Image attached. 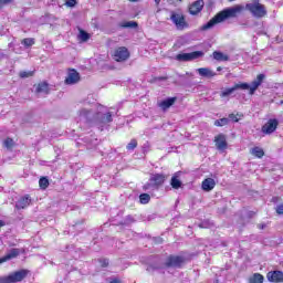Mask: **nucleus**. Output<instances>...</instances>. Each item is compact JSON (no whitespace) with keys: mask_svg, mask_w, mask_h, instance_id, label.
Returning <instances> with one entry per match:
<instances>
[{"mask_svg":"<svg viewBox=\"0 0 283 283\" xmlns=\"http://www.w3.org/2000/svg\"><path fill=\"white\" fill-rule=\"evenodd\" d=\"M216 147L219 151H224L229 144L227 143V136L224 134H219L214 137Z\"/></svg>","mask_w":283,"mask_h":283,"instance_id":"9b49d317","label":"nucleus"},{"mask_svg":"<svg viewBox=\"0 0 283 283\" xmlns=\"http://www.w3.org/2000/svg\"><path fill=\"white\" fill-rule=\"evenodd\" d=\"M80 39L81 41H88L90 40V33L85 32L84 30L80 31Z\"/></svg>","mask_w":283,"mask_h":283,"instance_id":"72a5a7b5","label":"nucleus"},{"mask_svg":"<svg viewBox=\"0 0 283 283\" xmlns=\"http://www.w3.org/2000/svg\"><path fill=\"white\" fill-rule=\"evenodd\" d=\"M21 251L17 248L11 249L4 256L0 258V264L3 262H9V260H14V258H19Z\"/></svg>","mask_w":283,"mask_h":283,"instance_id":"ddd939ff","label":"nucleus"},{"mask_svg":"<svg viewBox=\"0 0 283 283\" xmlns=\"http://www.w3.org/2000/svg\"><path fill=\"white\" fill-rule=\"evenodd\" d=\"M229 118H230V120H233V123H238V116H235V114H230L229 115Z\"/></svg>","mask_w":283,"mask_h":283,"instance_id":"79ce46f5","label":"nucleus"},{"mask_svg":"<svg viewBox=\"0 0 283 283\" xmlns=\"http://www.w3.org/2000/svg\"><path fill=\"white\" fill-rule=\"evenodd\" d=\"M252 156H255L256 158H262L264 156V149L260 147H254L251 149Z\"/></svg>","mask_w":283,"mask_h":283,"instance_id":"b1692460","label":"nucleus"},{"mask_svg":"<svg viewBox=\"0 0 283 283\" xmlns=\"http://www.w3.org/2000/svg\"><path fill=\"white\" fill-rule=\"evenodd\" d=\"M30 202H32V199L30 198V195H27L17 201L15 208L27 209V207H30Z\"/></svg>","mask_w":283,"mask_h":283,"instance_id":"dca6fc26","label":"nucleus"},{"mask_svg":"<svg viewBox=\"0 0 283 283\" xmlns=\"http://www.w3.org/2000/svg\"><path fill=\"white\" fill-rule=\"evenodd\" d=\"M276 213H277L279 216H283V205L276 206Z\"/></svg>","mask_w":283,"mask_h":283,"instance_id":"ea45409f","label":"nucleus"},{"mask_svg":"<svg viewBox=\"0 0 283 283\" xmlns=\"http://www.w3.org/2000/svg\"><path fill=\"white\" fill-rule=\"evenodd\" d=\"M166 177L163 174L150 176L149 182L144 185V191H158L165 185Z\"/></svg>","mask_w":283,"mask_h":283,"instance_id":"7ed1b4c3","label":"nucleus"},{"mask_svg":"<svg viewBox=\"0 0 283 283\" xmlns=\"http://www.w3.org/2000/svg\"><path fill=\"white\" fill-rule=\"evenodd\" d=\"M170 185L172 189H180V187H182V181H180L177 176H174L170 180Z\"/></svg>","mask_w":283,"mask_h":283,"instance_id":"5701e85b","label":"nucleus"},{"mask_svg":"<svg viewBox=\"0 0 283 283\" xmlns=\"http://www.w3.org/2000/svg\"><path fill=\"white\" fill-rule=\"evenodd\" d=\"M3 145L7 149H12V147H14V140L12 138H7L3 142Z\"/></svg>","mask_w":283,"mask_h":283,"instance_id":"2f4dec72","label":"nucleus"},{"mask_svg":"<svg viewBox=\"0 0 283 283\" xmlns=\"http://www.w3.org/2000/svg\"><path fill=\"white\" fill-rule=\"evenodd\" d=\"M216 127H224V125H229V118H220L214 122Z\"/></svg>","mask_w":283,"mask_h":283,"instance_id":"c85d7f7f","label":"nucleus"},{"mask_svg":"<svg viewBox=\"0 0 283 283\" xmlns=\"http://www.w3.org/2000/svg\"><path fill=\"white\" fill-rule=\"evenodd\" d=\"M39 186L40 189H48V187H50V180L48 179V177L40 178Z\"/></svg>","mask_w":283,"mask_h":283,"instance_id":"a878e982","label":"nucleus"},{"mask_svg":"<svg viewBox=\"0 0 283 283\" xmlns=\"http://www.w3.org/2000/svg\"><path fill=\"white\" fill-rule=\"evenodd\" d=\"M202 56H205V52L202 51H193L191 53H179L176 55V61L186 63L189 61H196V59H200Z\"/></svg>","mask_w":283,"mask_h":283,"instance_id":"39448f33","label":"nucleus"},{"mask_svg":"<svg viewBox=\"0 0 283 283\" xmlns=\"http://www.w3.org/2000/svg\"><path fill=\"white\" fill-rule=\"evenodd\" d=\"M250 283H264V276L260 273H254L252 277L249 279Z\"/></svg>","mask_w":283,"mask_h":283,"instance_id":"4be33fe9","label":"nucleus"},{"mask_svg":"<svg viewBox=\"0 0 283 283\" xmlns=\"http://www.w3.org/2000/svg\"><path fill=\"white\" fill-rule=\"evenodd\" d=\"M237 90H249V83H238L230 88L221 91L220 98H229L233 92H237Z\"/></svg>","mask_w":283,"mask_h":283,"instance_id":"0eeeda50","label":"nucleus"},{"mask_svg":"<svg viewBox=\"0 0 283 283\" xmlns=\"http://www.w3.org/2000/svg\"><path fill=\"white\" fill-rule=\"evenodd\" d=\"M120 28H129V29H136L138 28V22L136 21H127V22H122L120 24Z\"/></svg>","mask_w":283,"mask_h":283,"instance_id":"393cba45","label":"nucleus"},{"mask_svg":"<svg viewBox=\"0 0 283 283\" xmlns=\"http://www.w3.org/2000/svg\"><path fill=\"white\" fill-rule=\"evenodd\" d=\"M109 283H120V280H113Z\"/></svg>","mask_w":283,"mask_h":283,"instance_id":"49530a36","label":"nucleus"},{"mask_svg":"<svg viewBox=\"0 0 283 283\" xmlns=\"http://www.w3.org/2000/svg\"><path fill=\"white\" fill-rule=\"evenodd\" d=\"M132 3H137L140 0H129Z\"/></svg>","mask_w":283,"mask_h":283,"instance_id":"8fccbe9b","label":"nucleus"},{"mask_svg":"<svg viewBox=\"0 0 283 283\" xmlns=\"http://www.w3.org/2000/svg\"><path fill=\"white\" fill-rule=\"evenodd\" d=\"M200 229H209V227H211V223L207 222V221H202L199 224Z\"/></svg>","mask_w":283,"mask_h":283,"instance_id":"4c0bfd02","label":"nucleus"},{"mask_svg":"<svg viewBox=\"0 0 283 283\" xmlns=\"http://www.w3.org/2000/svg\"><path fill=\"white\" fill-rule=\"evenodd\" d=\"M167 3H169V6H178L180 3H182V0H167Z\"/></svg>","mask_w":283,"mask_h":283,"instance_id":"e433bc0d","label":"nucleus"},{"mask_svg":"<svg viewBox=\"0 0 283 283\" xmlns=\"http://www.w3.org/2000/svg\"><path fill=\"white\" fill-rule=\"evenodd\" d=\"M30 76H32V72H20V77L21 78H30Z\"/></svg>","mask_w":283,"mask_h":283,"instance_id":"f704fd0d","label":"nucleus"},{"mask_svg":"<svg viewBox=\"0 0 283 283\" xmlns=\"http://www.w3.org/2000/svg\"><path fill=\"white\" fill-rule=\"evenodd\" d=\"M65 3L67 8H74V6H76V0H66Z\"/></svg>","mask_w":283,"mask_h":283,"instance_id":"58836bf2","label":"nucleus"},{"mask_svg":"<svg viewBox=\"0 0 283 283\" xmlns=\"http://www.w3.org/2000/svg\"><path fill=\"white\" fill-rule=\"evenodd\" d=\"M156 6H160V0H155Z\"/></svg>","mask_w":283,"mask_h":283,"instance_id":"de8ad7c7","label":"nucleus"},{"mask_svg":"<svg viewBox=\"0 0 283 283\" xmlns=\"http://www.w3.org/2000/svg\"><path fill=\"white\" fill-rule=\"evenodd\" d=\"M170 20L175 23L177 30H185L187 28V21H185V15L176 12H171Z\"/></svg>","mask_w":283,"mask_h":283,"instance_id":"6e6552de","label":"nucleus"},{"mask_svg":"<svg viewBox=\"0 0 283 283\" xmlns=\"http://www.w3.org/2000/svg\"><path fill=\"white\" fill-rule=\"evenodd\" d=\"M155 81H167V77L160 76V77L155 78Z\"/></svg>","mask_w":283,"mask_h":283,"instance_id":"c03bdc74","label":"nucleus"},{"mask_svg":"<svg viewBox=\"0 0 283 283\" xmlns=\"http://www.w3.org/2000/svg\"><path fill=\"white\" fill-rule=\"evenodd\" d=\"M158 269H160V266L149 265V266L147 268V271H157Z\"/></svg>","mask_w":283,"mask_h":283,"instance_id":"37998d69","label":"nucleus"},{"mask_svg":"<svg viewBox=\"0 0 283 283\" xmlns=\"http://www.w3.org/2000/svg\"><path fill=\"white\" fill-rule=\"evenodd\" d=\"M279 125H280V122H277V119L271 118L268 120L266 124H264L262 126L261 132L263 134H273V132H275V129H277Z\"/></svg>","mask_w":283,"mask_h":283,"instance_id":"9d476101","label":"nucleus"},{"mask_svg":"<svg viewBox=\"0 0 283 283\" xmlns=\"http://www.w3.org/2000/svg\"><path fill=\"white\" fill-rule=\"evenodd\" d=\"M99 264H101V266H103L105 269V268L109 266V260L102 259V260H99Z\"/></svg>","mask_w":283,"mask_h":283,"instance_id":"c9c22d12","label":"nucleus"},{"mask_svg":"<svg viewBox=\"0 0 283 283\" xmlns=\"http://www.w3.org/2000/svg\"><path fill=\"white\" fill-rule=\"evenodd\" d=\"M149 200H151V197L149 196V193H142L139 196L140 205H149Z\"/></svg>","mask_w":283,"mask_h":283,"instance_id":"bb28decb","label":"nucleus"},{"mask_svg":"<svg viewBox=\"0 0 283 283\" xmlns=\"http://www.w3.org/2000/svg\"><path fill=\"white\" fill-rule=\"evenodd\" d=\"M266 78V75L264 74H259L256 76V78L254 80V82L256 83V85L260 87V85H262V83H264V80Z\"/></svg>","mask_w":283,"mask_h":283,"instance_id":"473e14b6","label":"nucleus"},{"mask_svg":"<svg viewBox=\"0 0 283 283\" xmlns=\"http://www.w3.org/2000/svg\"><path fill=\"white\" fill-rule=\"evenodd\" d=\"M36 93L38 94H50V86L46 82L40 83L36 86Z\"/></svg>","mask_w":283,"mask_h":283,"instance_id":"aec40b11","label":"nucleus"},{"mask_svg":"<svg viewBox=\"0 0 283 283\" xmlns=\"http://www.w3.org/2000/svg\"><path fill=\"white\" fill-rule=\"evenodd\" d=\"M22 45H24V48H32V45H34V39L32 38L23 39Z\"/></svg>","mask_w":283,"mask_h":283,"instance_id":"c756f323","label":"nucleus"},{"mask_svg":"<svg viewBox=\"0 0 283 283\" xmlns=\"http://www.w3.org/2000/svg\"><path fill=\"white\" fill-rule=\"evenodd\" d=\"M1 227H6V222H3L2 220H0V228Z\"/></svg>","mask_w":283,"mask_h":283,"instance_id":"a18cd8bd","label":"nucleus"},{"mask_svg":"<svg viewBox=\"0 0 283 283\" xmlns=\"http://www.w3.org/2000/svg\"><path fill=\"white\" fill-rule=\"evenodd\" d=\"M202 8H205V1H202V0H197V1H195L191 6H190V8H189V12H190V14H198L199 12H201L202 11Z\"/></svg>","mask_w":283,"mask_h":283,"instance_id":"2eb2a0df","label":"nucleus"},{"mask_svg":"<svg viewBox=\"0 0 283 283\" xmlns=\"http://www.w3.org/2000/svg\"><path fill=\"white\" fill-rule=\"evenodd\" d=\"M138 147V142L136 139H132L127 146H126V149L128 151H134L136 148Z\"/></svg>","mask_w":283,"mask_h":283,"instance_id":"cd10ccee","label":"nucleus"},{"mask_svg":"<svg viewBox=\"0 0 283 283\" xmlns=\"http://www.w3.org/2000/svg\"><path fill=\"white\" fill-rule=\"evenodd\" d=\"M185 264V258L180 255H169L165 262L167 269H181Z\"/></svg>","mask_w":283,"mask_h":283,"instance_id":"423d86ee","label":"nucleus"},{"mask_svg":"<svg viewBox=\"0 0 283 283\" xmlns=\"http://www.w3.org/2000/svg\"><path fill=\"white\" fill-rule=\"evenodd\" d=\"M129 59V51L125 46L118 48L114 53V61L117 63H123V61H127Z\"/></svg>","mask_w":283,"mask_h":283,"instance_id":"1a4fd4ad","label":"nucleus"},{"mask_svg":"<svg viewBox=\"0 0 283 283\" xmlns=\"http://www.w3.org/2000/svg\"><path fill=\"white\" fill-rule=\"evenodd\" d=\"M244 9L248 10V12L251 13L254 19H264V17L268 14L266 7L260 3V0H252L250 3H247L245 7L242 4H237L222 10L206 24H203L201 30H211L214 25H218V23H223V21H227V19H235L238 14H242Z\"/></svg>","mask_w":283,"mask_h":283,"instance_id":"f257e3e1","label":"nucleus"},{"mask_svg":"<svg viewBox=\"0 0 283 283\" xmlns=\"http://www.w3.org/2000/svg\"><path fill=\"white\" fill-rule=\"evenodd\" d=\"M176 101H178V97H168L159 103V107H161V109L165 112L169 109V107H171Z\"/></svg>","mask_w":283,"mask_h":283,"instance_id":"f3484780","label":"nucleus"},{"mask_svg":"<svg viewBox=\"0 0 283 283\" xmlns=\"http://www.w3.org/2000/svg\"><path fill=\"white\" fill-rule=\"evenodd\" d=\"M269 282L282 283L283 282V272L282 271H272L266 274Z\"/></svg>","mask_w":283,"mask_h":283,"instance_id":"4468645a","label":"nucleus"},{"mask_svg":"<svg viewBox=\"0 0 283 283\" xmlns=\"http://www.w3.org/2000/svg\"><path fill=\"white\" fill-rule=\"evenodd\" d=\"M28 277V270L15 271L7 276H0V283L23 282Z\"/></svg>","mask_w":283,"mask_h":283,"instance_id":"20e7f679","label":"nucleus"},{"mask_svg":"<svg viewBox=\"0 0 283 283\" xmlns=\"http://www.w3.org/2000/svg\"><path fill=\"white\" fill-rule=\"evenodd\" d=\"M217 72H222V66L217 67Z\"/></svg>","mask_w":283,"mask_h":283,"instance_id":"09e8293b","label":"nucleus"},{"mask_svg":"<svg viewBox=\"0 0 283 283\" xmlns=\"http://www.w3.org/2000/svg\"><path fill=\"white\" fill-rule=\"evenodd\" d=\"M214 187L216 180L213 178H207L201 184V188L203 189V191H212Z\"/></svg>","mask_w":283,"mask_h":283,"instance_id":"a211bd4d","label":"nucleus"},{"mask_svg":"<svg viewBox=\"0 0 283 283\" xmlns=\"http://www.w3.org/2000/svg\"><path fill=\"white\" fill-rule=\"evenodd\" d=\"M258 87H260L254 81L249 84V94H251V96H253V94H255V91L258 90Z\"/></svg>","mask_w":283,"mask_h":283,"instance_id":"7c9ffc66","label":"nucleus"},{"mask_svg":"<svg viewBox=\"0 0 283 283\" xmlns=\"http://www.w3.org/2000/svg\"><path fill=\"white\" fill-rule=\"evenodd\" d=\"M213 59L216 61H229V55H226L224 53H222L220 51H214Z\"/></svg>","mask_w":283,"mask_h":283,"instance_id":"412c9836","label":"nucleus"},{"mask_svg":"<svg viewBox=\"0 0 283 283\" xmlns=\"http://www.w3.org/2000/svg\"><path fill=\"white\" fill-rule=\"evenodd\" d=\"M199 76H203V78H213L216 76V72L211 71L208 67H201L197 70Z\"/></svg>","mask_w":283,"mask_h":283,"instance_id":"6ab92c4d","label":"nucleus"},{"mask_svg":"<svg viewBox=\"0 0 283 283\" xmlns=\"http://www.w3.org/2000/svg\"><path fill=\"white\" fill-rule=\"evenodd\" d=\"M78 116L80 120L92 123L93 125H97V127H105V125H109L114 120L112 113L107 112V107L103 105L96 106L95 114L93 109L82 108L78 112Z\"/></svg>","mask_w":283,"mask_h":283,"instance_id":"f03ea898","label":"nucleus"},{"mask_svg":"<svg viewBox=\"0 0 283 283\" xmlns=\"http://www.w3.org/2000/svg\"><path fill=\"white\" fill-rule=\"evenodd\" d=\"M78 81H81V75L77 73V71L74 69L70 70L67 77L65 78L66 85H75V83Z\"/></svg>","mask_w":283,"mask_h":283,"instance_id":"f8f14e48","label":"nucleus"},{"mask_svg":"<svg viewBox=\"0 0 283 283\" xmlns=\"http://www.w3.org/2000/svg\"><path fill=\"white\" fill-rule=\"evenodd\" d=\"M12 0H0V10L3 8V6H7V3H11Z\"/></svg>","mask_w":283,"mask_h":283,"instance_id":"a19ab883","label":"nucleus"}]
</instances>
